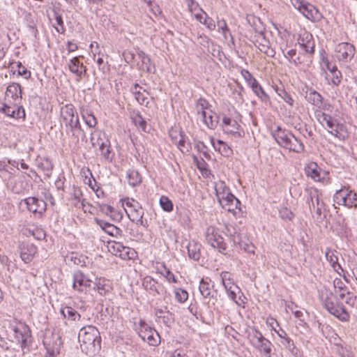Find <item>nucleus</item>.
Instances as JSON below:
<instances>
[{
  "label": "nucleus",
  "instance_id": "nucleus-38",
  "mask_svg": "<svg viewBox=\"0 0 357 357\" xmlns=\"http://www.w3.org/2000/svg\"><path fill=\"white\" fill-rule=\"evenodd\" d=\"M212 285L205 280L202 279L199 282V290L202 296L205 298L211 299L213 298L211 291Z\"/></svg>",
  "mask_w": 357,
  "mask_h": 357
},
{
  "label": "nucleus",
  "instance_id": "nucleus-8",
  "mask_svg": "<svg viewBox=\"0 0 357 357\" xmlns=\"http://www.w3.org/2000/svg\"><path fill=\"white\" fill-rule=\"evenodd\" d=\"M12 331L14 334V338L20 344V347L24 352V349L28 348L31 342V334L29 327L24 323H17L12 326Z\"/></svg>",
  "mask_w": 357,
  "mask_h": 357
},
{
  "label": "nucleus",
  "instance_id": "nucleus-55",
  "mask_svg": "<svg viewBox=\"0 0 357 357\" xmlns=\"http://www.w3.org/2000/svg\"><path fill=\"white\" fill-rule=\"evenodd\" d=\"M176 300L180 303L185 302L188 298V292L182 289H177L175 291Z\"/></svg>",
  "mask_w": 357,
  "mask_h": 357
},
{
  "label": "nucleus",
  "instance_id": "nucleus-58",
  "mask_svg": "<svg viewBox=\"0 0 357 357\" xmlns=\"http://www.w3.org/2000/svg\"><path fill=\"white\" fill-rule=\"evenodd\" d=\"M2 107H0V109L7 116L13 117V114L15 111V105L13 106L8 105V103H1Z\"/></svg>",
  "mask_w": 357,
  "mask_h": 357
},
{
  "label": "nucleus",
  "instance_id": "nucleus-57",
  "mask_svg": "<svg viewBox=\"0 0 357 357\" xmlns=\"http://www.w3.org/2000/svg\"><path fill=\"white\" fill-rule=\"evenodd\" d=\"M123 246L121 243L114 241V243L110 245L109 251L114 255L119 257V253L121 252Z\"/></svg>",
  "mask_w": 357,
  "mask_h": 357
},
{
  "label": "nucleus",
  "instance_id": "nucleus-2",
  "mask_svg": "<svg viewBox=\"0 0 357 357\" xmlns=\"http://www.w3.org/2000/svg\"><path fill=\"white\" fill-rule=\"evenodd\" d=\"M319 300L324 307L332 315L342 321H347L349 319V314L342 304L335 303V296L333 293L323 288L319 291Z\"/></svg>",
  "mask_w": 357,
  "mask_h": 357
},
{
  "label": "nucleus",
  "instance_id": "nucleus-35",
  "mask_svg": "<svg viewBox=\"0 0 357 357\" xmlns=\"http://www.w3.org/2000/svg\"><path fill=\"white\" fill-rule=\"evenodd\" d=\"M325 256L327 261L331 264L335 271L337 272L338 269L342 270L341 266L338 263L337 253L335 250L327 248L325 252Z\"/></svg>",
  "mask_w": 357,
  "mask_h": 357
},
{
  "label": "nucleus",
  "instance_id": "nucleus-13",
  "mask_svg": "<svg viewBox=\"0 0 357 357\" xmlns=\"http://www.w3.org/2000/svg\"><path fill=\"white\" fill-rule=\"evenodd\" d=\"M337 59L342 62L348 63L355 54V47L349 43H339L335 48Z\"/></svg>",
  "mask_w": 357,
  "mask_h": 357
},
{
  "label": "nucleus",
  "instance_id": "nucleus-1",
  "mask_svg": "<svg viewBox=\"0 0 357 357\" xmlns=\"http://www.w3.org/2000/svg\"><path fill=\"white\" fill-rule=\"evenodd\" d=\"M78 340L82 351L86 354L95 353L100 348V335L93 326L82 327L78 334Z\"/></svg>",
  "mask_w": 357,
  "mask_h": 357
},
{
  "label": "nucleus",
  "instance_id": "nucleus-47",
  "mask_svg": "<svg viewBox=\"0 0 357 357\" xmlns=\"http://www.w3.org/2000/svg\"><path fill=\"white\" fill-rule=\"evenodd\" d=\"M160 205L165 211L170 212L173 210V203L166 196L163 195L160 197Z\"/></svg>",
  "mask_w": 357,
  "mask_h": 357
},
{
  "label": "nucleus",
  "instance_id": "nucleus-7",
  "mask_svg": "<svg viewBox=\"0 0 357 357\" xmlns=\"http://www.w3.org/2000/svg\"><path fill=\"white\" fill-rule=\"evenodd\" d=\"M123 206H126L127 208H125V211L128 218L132 222H135L137 224L140 223L143 225V215L144 211L140 206L139 203L135 201L134 199H130L128 197L122 199Z\"/></svg>",
  "mask_w": 357,
  "mask_h": 357
},
{
  "label": "nucleus",
  "instance_id": "nucleus-12",
  "mask_svg": "<svg viewBox=\"0 0 357 357\" xmlns=\"http://www.w3.org/2000/svg\"><path fill=\"white\" fill-rule=\"evenodd\" d=\"M140 331L139 335L144 340L148 342L149 344L156 346L159 342L160 336L157 331L152 328L149 327L144 321H140Z\"/></svg>",
  "mask_w": 357,
  "mask_h": 357
},
{
  "label": "nucleus",
  "instance_id": "nucleus-45",
  "mask_svg": "<svg viewBox=\"0 0 357 357\" xmlns=\"http://www.w3.org/2000/svg\"><path fill=\"white\" fill-rule=\"evenodd\" d=\"M54 17L56 23L54 24V26L56 29V31L60 33H63L65 31L63 17L61 15H60L56 11H54Z\"/></svg>",
  "mask_w": 357,
  "mask_h": 357
},
{
  "label": "nucleus",
  "instance_id": "nucleus-36",
  "mask_svg": "<svg viewBox=\"0 0 357 357\" xmlns=\"http://www.w3.org/2000/svg\"><path fill=\"white\" fill-rule=\"evenodd\" d=\"M137 89H142V86L138 84H135L132 88V91L135 94L136 100L141 105L148 104V93L145 89H143L142 91H137Z\"/></svg>",
  "mask_w": 357,
  "mask_h": 357
},
{
  "label": "nucleus",
  "instance_id": "nucleus-52",
  "mask_svg": "<svg viewBox=\"0 0 357 357\" xmlns=\"http://www.w3.org/2000/svg\"><path fill=\"white\" fill-rule=\"evenodd\" d=\"M252 91L259 98L261 99V101L264 102H267L269 101V96L264 91L261 85H259L257 89H255V90Z\"/></svg>",
  "mask_w": 357,
  "mask_h": 357
},
{
  "label": "nucleus",
  "instance_id": "nucleus-18",
  "mask_svg": "<svg viewBox=\"0 0 357 357\" xmlns=\"http://www.w3.org/2000/svg\"><path fill=\"white\" fill-rule=\"evenodd\" d=\"M222 126L224 132L227 134H231L237 137L243 136L241 132L239 131L240 125L234 119L225 116L222 119Z\"/></svg>",
  "mask_w": 357,
  "mask_h": 357
},
{
  "label": "nucleus",
  "instance_id": "nucleus-11",
  "mask_svg": "<svg viewBox=\"0 0 357 357\" xmlns=\"http://www.w3.org/2000/svg\"><path fill=\"white\" fill-rule=\"evenodd\" d=\"M169 137L172 142L176 144L178 149L182 153H188L191 149V144L188 137L184 134L183 131L177 130H172L169 132Z\"/></svg>",
  "mask_w": 357,
  "mask_h": 357
},
{
  "label": "nucleus",
  "instance_id": "nucleus-40",
  "mask_svg": "<svg viewBox=\"0 0 357 357\" xmlns=\"http://www.w3.org/2000/svg\"><path fill=\"white\" fill-rule=\"evenodd\" d=\"M127 178L128 183L132 187L139 185L142 182L141 175L135 169H129L127 172Z\"/></svg>",
  "mask_w": 357,
  "mask_h": 357
},
{
  "label": "nucleus",
  "instance_id": "nucleus-63",
  "mask_svg": "<svg viewBox=\"0 0 357 357\" xmlns=\"http://www.w3.org/2000/svg\"><path fill=\"white\" fill-rule=\"evenodd\" d=\"M13 117L15 119H20L25 117V112L23 108L19 106V105H15V111L13 114Z\"/></svg>",
  "mask_w": 357,
  "mask_h": 357
},
{
  "label": "nucleus",
  "instance_id": "nucleus-14",
  "mask_svg": "<svg viewBox=\"0 0 357 357\" xmlns=\"http://www.w3.org/2000/svg\"><path fill=\"white\" fill-rule=\"evenodd\" d=\"M92 284V280L81 271H76L73 274V288L81 293L87 292Z\"/></svg>",
  "mask_w": 357,
  "mask_h": 357
},
{
  "label": "nucleus",
  "instance_id": "nucleus-41",
  "mask_svg": "<svg viewBox=\"0 0 357 357\" xmlns=\"http://www.w3.org/2000/svg\"><path fill=\"white\" fill-rule=\"evenodd\" d=\"M81 112L82 118L84 120L86 124L89 128H94L97 124V119L93 113L89 111L87 109H83Z\"/></svg>",
  "mask_w": 357,
  "mask_h": 357
},
{
  "label": "nucleus",
  "instance_id": "nucleus-61",
  "mask_svg": "<svg viewBox=\"0 0 357 357\" xmlns=\"http://www.w3.org/2000/svg\"><path fill=\"white\" fill-rule=\"evenodd\" d=\"M17 72L20 75L23 76L25 79H28L31 76L30 71L27 70L26 68L22 66L20 62H18L17 64Z\"/></svg>",
  "mask_w": 357,
  "mask_h": 357
},
{
  "label": "nucleus",
  "instance_id": "nucleus-9",
  "mask_svg": "<svg viewBox=\"0 0 357 357\" xmlns=\"http://www.w3.org/2000/svg\"><path fill=\"white\" fill-rule=\"evenodd\" d=\"M205 238L206 242L211 247L217 249L219 252L223 255H226V243H225L223 237L220 234L219 230L217 228L213 226L207 227L205 231Z\"/></svg>",
  "mask_w": 357,
  "mask_h": 357
},
{
  "label": "nucleus",
  "instance_id": "nucleus-64",
  "mask_svg": "<svg viewBox=\"0 0 357 357\" xmlns=\"http://www.w3.org/2000/svg\"><path fill=\"white\" fill-rule=\"evenodd\" d=\"M281 343L285 347L286 349H289V351H292L295 349V345L293 340L288 336L282 340Z\"/></svg>",
  "mask_w": 357,
  "mask_h": 357
},
{
  "label": "nucleus",
  "instance_id": "nucleus-56",
  "mask_svg": "<svg viewBox=\"0 0 357 357\" xmlns=\"http://www.w3.org/2000/svg\"><path fill=\"white\" fill-rule=\"evenodd\" d=\"M208 105L209 104L206 99L200 98L196 104L197 112L202 114V111H206V109H208Z\"/></svg>",
  "mask_w": 357,
  "mask_h": 357
},
{
  "label": "nucleus",
  "instance_id": "nucleus-20",
  "mask_svg": "<svg viewBox=\"0 0 357 357\" xmlns=\"http://www.w3.org/2000/svg\"><path fill=\"white\" fill-rule=\"evenodd\" d=\"M142 285L146 291L154 296L162 295L165 291L164 287L149 275L144 278Z\"/></svg>",
  "mask_w": 357,
  "mask_h": 357
},
{
  "label": "nucleus",
  "instance_id": "nucleus-32",
  "mask_svg": "<svg viewBox=\"0 0 357 357\" xmlns=\"http://www.w3.org/2000/svg\"><path fill=\"white\" fill-rule=\"evenodd\" d=\"M137 56L142 63V68L146 72L154 73L155 66L152 63L149 56L142 50H137Z\"/></svg>",
  "mask_w": 357,
  "mask_h": 357
},
{
  "label": "nucleus",
  "instance_id": "nucleus-5",
  "mask_svg": "<svg viewBox=\"0 0 357 357\" xmlns=\"http://www.w3.org/2000/svg\"><path fill=\"white\" fill-rule=\"evenodd\" d=\"M291 3L304 17L312 22H319L323 17L322 14L314 5L304 0H291Z\"/></svg>",
  "mask_w": 357,
  "mask_h": 357
},
{
  "label": "nucleus",
  "instance_id": "nucleus-62",
  "mask_svg": "<svg viewBox=\"0 0 357 357\" xmlns=\"http://www.w3.org/2000/svg\"><path fill=\"white\" fill-rule=\"evenodd\" d=\"M321 66L323 68H326L331 73H333L337 69L335 65H333L326 57H323L321 61Z\"/></svg>",
  "mask_w": 357,
  "mask_h": 357
},
{
  "label": "nucleus",
  "instance_id": "nucleus-49",
  "mask_svg": "<svg viewBox=\"0 0 357 357\" xmlns=\"http://www.w3.org/2000/svg\"><path fill=\"white\" fill-rule=\"evenodd\" d=\"M217 26L218 27V30L220 31L225 38L227 39V35L229 34L230 36H231L230 30L227 27V24L226 21L224 19L218 20L217 22Z\"/></svg>",
  "mask_w": 357,
  "mask_h": 357
},
{
  "label": "nucleus",
  "instance_id": "nucleus-26",
  "mask_svg": "<svg viewBox=\"0 0 357 357\" xmlns=\"http://www.w3.org/2000/svg\"><path fill=\"white\" fill-rule=\"evenodd\" d=\"M210 141L213 149L218 151L222 155L229 157L232 154L231 149L223 141L218 140L215 142L213 137H210Z\"/></svg>",
  "mask_w": 357,
  "mask_h": 357
},
{
  "label": "nucleus",
  "instance_id": "nucleus-33",
  "mask_svg": "<svg viewBox=\"0 0 357 357\" xmlns=\"http://www.w3.org/2000/svg\"><path fill=\"white\" fill-rule=\"evenodd\" d=\"M70 70L78 77H81L83 72L85 71V67L80 62L78 57H74L70 60L68 63Z\"/></svg>",
  "mask_w": 357,
  "mask_h": 357
},
{
  "label": "nucleus",
  "instance_id": "nucleus-37",
  "mask_svg": "<svg viewBox=\"0 0 357 357\" xmlns=\"http://www.w3.org/2000/svg\"><path fill=\"white\" fill-rule=\"evenodd\" d=\"M328 132L340 140L344 139L345 138L344 127L337 121L331 128L330 127Z\"/></svg>",
  "mask_w": 357,
  "mask_h": 357
},
{
  "label": "nucleus",
  "instance_id": "nucleus-23",
  "mask_svg": "<svg viewBox=\"0 0 357 357\" xmlns=\"http://www.w3.org/2000/svg\"><path fill=\"white\" fill-rule=\"evenodd\" d=\"M96 220L98 225L100 226V227L107 234L116 238L122 237L123 231L120 228L104 220L98 219H96Z\"/></svg>",
  "mask_w": 357,
  "mask_h": 357
},
{
  "label": "nucleus",
  "instance_id": "nucleus-34",
  "mask_svg": "<svg viewBox=\"0 0 357 357\" xmlns=\"http://www.w3.org/2000/svg\"><path fill=\"white\" fill-rule=\"evenodd\" d=\"M61 313L64 318L70 321H79L81 320L82 315L74 308L70 306H66L61 310Z\"/></svg>",
  "mask_w": 357,
  "mask_h": 357
},
{
  "label": "nucleus",
  "instance_id": "nucleus-29",
  "mask_svg": "<svg viewBox=\"0 0 357 357\" xmlns=\"http://www.w3.org/2000/svg\"><path fill=\"white\" fill-rule=\"evenodd\" d=\"M202 116L204 123L210 129H214L218 123V116L211 110L202 111Z\"/></svg>",
  "mask_w": 357,
  "mask_h": 357
},
{
  "label": "nucleus",
  "instance_id": "nucleus-54",
  "mask_svg": "<svg viewBox=\"0 0 357 357\" xmlns=\"http://www.w3.org/2000/svg\"><path fill=\"white\" fill-rule=\"evenodd\" d=\"M280 216L285 220H291L293 217V213L287 207H282L279 210Z\"/></svg>",
  "mask_w": 357,
  "mask_h": 357
},
{
  "label": "nucleus",
  "instance_id": "nucleus-51",
  "mask_svg": "<svg viewBox=\"0 0 357 357\" xmlns=\"http://www.w3.org/2000/svg\"><path fill=\"white\" fill-rule=\"evenodd\" d=\"M200 12H202L205 15L203 24L205 25L206 27L210 31L214 30L216 26L215 21L211 17H209L202 8H200Z\"/></svg>",
  "mask_w": 357,
  "mask_h": 357
},
{
  "label": "nucleus",
  "instance_id": "nucleus-39",
  "mask_svg": "<svg viewBox=\"0 0 357 357\" xmlns=\"http://www.w3.org/2000/svg\"><path fill=\"white\" fill-rule=\"evenodd\" d=\"M98 150L105 160L112 161L113 155L112 154L111 146L108 139L101 142V145Z\"/></svg>",
  "mask_w": 357,
  "mask_h": 357
},
{
  "label": "nucleus",
  "instance_id": "nucleus-59",
  "mask_svg": "<svg viewBox=\"0 0 357 357\" xmlns=\"http://www.w3.org/2000/svg\"><path fill=\"white\" fill-rule=\"evenodd\" d=\"M100 211L102 213L109 215L112 218H113V213L115 212V210L112 206L106 204L100 205Z\"/></svg>",
  "mask_w": 357,
  "mask_h": 357
},
{
  "label": "nucleus",
  "instance_id": "nucleus-60",
  "mask_svg": "<svg viewBox=\"0 0 357 357\" xmlns=\"http://www.w3.org/2000/svg\"><path fill=\"white\" fill-rule=\"evenodd\" d=\"M278 93L284 100V102H286L291 106L293 105L294 100L291 98V95L289 94L287 91H285L284 90H280L278 91Z\"/></svg>",
  "mask_w": 357,
  "mask_h": 357
},
{
  "label": "nucleus",
  "instance_id": "nucleus-21",
  "mask_svg": "<svg viewBox=\"0 0 357 357\" xmlns=\"http://www.w3.org/2000/svg\"><path fill=\"white\" fill-rule=\"evenodd\" d=\"M225 201L226 202L220 204L224 209L231 213L234 215H237L241 213V202L233 194L227 197Z\"/></svg>",
  "mask_w": 357,
  "mask_h": 357
},
{
  "label": "nucleus",
  "instance_id": "nucleus-30",
  "mask_svg": "<svg viewBox=\"0 0 357 357\" xmlns=\"http://www.w3.org/2000/svg\"><path fill=\"white\" fill-rule=\"evenodd\" d=\"M95 289L102 295H106L112 291V287L111 282L105 278H99L95 282Z\"/></svg>",
  "mask_w": 357,
  "mask_h": 357
},
{
  "label": "nucleus",
  "instance_id": "nucleus-50",
  "mask_svg": "<svg viewBox=\"0 0 357 357\" xmlns=\"http://www.w3.org/2000/svg\"><path fill=\"white\" fill-rule=\"evenodd\" d=\"M135 252L133 249L123 246L121 252L119 253V257L123 259H133Z\"/></svg>",
  "mask_w": 357,
  "mask_h": 357
},
{
  "label": "nucleus",
  "instance_id": "nucleus-31",
  "mask_svg": "<svg viewBox=\"0 0 357 357\" xmlns=\"http://www.w3.org/2000/svg\"><path fill=\"white\" fill-rule=\"evenodd\" d=\"M155 314L159 321H162L166 326H170L174 323V315L169 311H165L162 309L155 310Z\"/></svg>",
  "mask_w": 357,
  "mask_h": 357
},
{
  "label": "nucleus",
  "instance_id": "nucleus-46",
  "mask_svg": "<svg viewBox=\"0 0 357 357\" xmlns=\"http://www.w3.org/2000/svg\"><path fill=\"white\" fill-rule=\"evenodd\" d=\"M132 119L136 126L141 128L144 132H146V121L139 112L134 114L132 116Z\"/></svg>",
  "mask_w": 357,
  "mask_h": 357
},
{
  "label": "nucleus",
  "instance_id": "nucleus-4",
  "mask_svg": "<svg viewBox=\"0 0 357 357\" xmlns=\"http://www.w3.org/2000/svg\"><path fill=\"white\" fill-rule=\"evenodd\" d=\"M250 343L266 357H271L272 343L265 338L261 333L255 327L250 328L246 331Z\"/></svg>",
  "mask_w": 357,
  "mask_h": 357
},
{
  "label": "nucleus",
  "instance_id": "nucleus-53",
  "mask_svg": "<svg viewBox=\"0 0 357 357\" xmlns=\"http://www.w3.org/2000/svg\"><path fill=\"white\" fill-rule=\"evenodd\" d=\"M225 290L227 292L229 297L234 301L236 304L239 305L238 301H236V292H239L240 288L237 285L229 286L228 288H226Z\"/></svg>",
  "mask_w": 357,
  "mask_h": 357
},
{
  "label": "nucleus",
  "instance_id": "nucleus-3",
  "mask_svg": "<svg viewBox=\"0 0 357 357\" xmlns=\"http://www.w3.org/2000/svg\"><path fill=\"white\" fill-rule=\"evenodd\" d=\"M272 135L281 147L290 151L301 153L305 150V146L301 139L295 137L288 130L278 126L276 130L272 131Z\"/></svg>",
  "mask_w": 357,
  "mask_h": 357
},
{
  "label": "nucleus",
  "instance_id": "nucleus-17",
  "mask_svg": "<svg viewBox=\"0 0 357 357\" xmlns=\"http://www.w3.org/2000/svg\"><path fill=\"white\" fill-rule=\"evenodd\" d=\"M6 101L11 105H20L22 100V89L19 84H9L6 91Z\"/></svg>",
  "mask_w": 357,
  "mask_h": 357
},
{
  "label": "nucleus",
  "instance_id": "nucleus-25",
  "mask_svg": "<svg viewBox=\"0 0 357 357\" xmlns=\"http://www.w3.org/2000/svg\"><path fill=\"white\" fill-rule=\"evenodd\" d=\"M66 132L70 137L72 142L75 144H78L79 141H84L86 138L85 132L82 129L80 123L66 129Z\"/></svg>",
  "mask_w": 357,
  "mask_h": 357
},
{
  "label": "nucleus",
  "instance_id": "nucleus-24",
  "mask_svg": "<svg viewBox=\"0 0 357 357\" xmlns=\"http://www.w3.org/2000/svg\"><path fill=\"white\" fill-rule=\"evenodd\" d=\"M215 195L219 203L226 202L225 199L231 195L229 188L222 181H218L214 183Z\"/></svg>",
  "mask_w": 357,
  "mask_h": 357
},
{
  "label": "nucleus",
  "instance_id": "nucleus-16",
  "mask_svg": "<svg viewBox=\"0 0 357 357\" xmlns=\"http://www.w3.org/2000/svg\"><path fill=\"white\" fill-rule=\"evenodd\" d=\"M43 342L49 353L54 354L59 352L61 340L58 333H47L44 336Z\"/></svg>",
  "mask_w": 357,
  "mask_h": 357
},
{
  "label": "nucleus",
  "instance_id": "nucleus-22",
  "mask_svg": "<svg viewBox=\"0 0 357 357\" xmlns=\"http://www.w3.org/2000/svg\"><path fill=\"white\" fill-rule=\"evenodd\" d=\"M307 101L319 109H325L326 104L323 96L313 89H308L305 96Z\"/></svg>",
  "mask_w": 357,
  "mask_h": 357
},
{
  "label": "nucleus",
  "instance_id": "nucleus-42",
  "mask_svg": "<svg viewBox=\"0 0 357 357\" xmlns=\"http://www.w3.org/2000/svg\"><path fill=\"white\" fill-rule=\"evenodd\" d=\"M319 197V192L317 190L314 189L311 190L307 197L306 202L308 204L309 208L310 211L316 210V202L317 199Z\"/></svg>",
  "mask_w": 357,
  "mask_h": 357
},
{
  "label": "nucleus",
  "instance_id": "nucleus-15",
  "mask_svg": "<svg viewBox=\"0 0 357 357\" xmlns=\"http://www.w3.org/2000/svg\"><path fill=\"white\" fill-rule=\"evenodd\" d=\"M24 203L29 211L33 213H38L40 216L45 212L47 204L43 199H38L34 197H29L21 202Z\"/></svg>",
  "mask_w": 357,
  "mask_h": 357
},
{
  "label": "nucleus",
  "instance_id": "nucleus-43",
  "mask_svg": "<svg viewBox=\"0 0 357 357\" xmlns=\"http://www.w3.org/2000/svg\"><path fill=\"white\" fill-rule=\"evenodd\" d=\"M36 247L33 245L29 246V248L27 249V252H26L24 249H22L20 255L22 260L25 263H29L33 258V256L36 253Z\"/></svg>",
  "mask_w": 357,
  "mask_h": 357
},
{
  "label": "nucleus",
  "instance_id": "nucleus-27",
  "mask_svg": "<svg viewBox=\"0 0 357 357\" xmlns=\"http://www.w3.org/2000/svg\"><path fill=\"white\" fill-rule=\"evenodd\" d=\"M201 244L194 240L188 241L186 245L188 257L195 261H198L201 257Z\"/></svg>",
  "mask_w": 357,
  "mask_h": 357
},
{
  "label": "nucleus",
  "instance_id": "nucleus-10",
  "mask_svg": "<svg viewBox=\"0 0 357 357\" xmlns=\"http://www.w3.org/2000/svg\"><path fill=\"white\" fill-rule=\"evenodd\" d=\"M61 116L66 129L79 123L77 112L75 107L71 104L66 105L61 108Z\"/></svg>",
  "mask_w": 357,
  "mask_h": 357
},
{
  "label": "nucleus",
  "instance_id": "nucleus-44",
  "mask_svg": "<svg viewBox=\"0 0 357 357\" xmlns=\"http://www.w3.org/2000/svg\"><path fill=\"white\" fill-rule=\"evenodd\" d=\"M319 121L321 124L325 126L327 129H330L333 124H335L337 121L333 119L331 116L326 114L325 113H322L319 118Z\"/></svg>",
  "mask_w": 357,
  "mask_h": 357
},
{
  "label": "nucleus",
  "instance_id": "nucleus-19",
  "mask_svg": "<svg viewBox=\"0 0 357 357\" xmlns=\"http://www.w3.org/2000/svg\"><path fill=\"white\" fill-rule=\"evenodd\" d=\"M255 45L259 50L270 57H273L275 54V50L270 47L269 40L265 37L263 32H260L255 40Z\"/></svg>",
  "mask_w": 357,
  "mask_h": 357
},
{
  "label": "nucleus",
  "instance_id": "nucleus-48",
  "mask_svg": "<svg viewBox=\"0 0 357 357\" xmlns=\"http://www.w3.org/2000/svg\"><path fill=\"white\" fill-rule=\"evenodd\" d=\"M220 278L225 289L228 288L229 286L235 285L233 280L231 278V274L229 272H222L220 273Z\"/></svg>",
  "mask_w": 357,
  "mask_h": 357
},
{
  "label": "nucleus",
  "instance_id": "nucleus-6",
  "mask_svg": "<svg viewBox=\"0 0 357 357\" xmlns=\"http://www.w3.org/2000/svg\"><path fill=\"white\" fill-rule=\"evenodd\" d=\"M333 200L338 205H343L348 208H357L356 192L346 187L336 191Z\"/></svg>",
  "mask_w": 357,
  "mask_h": 357
},
{
  "label": "nucleus",
  "instance_id": "nucleus-28",
  "mask_svg": "<svg viewBox=\"0 0 357 357\" xmlns=\"http://www.w3.org/2000/svg\"><path fill=\"white\" fill-rule=\"evenodd\" d=\"M321 168L316 162H310L305 168V172L307 176L310 177L315 181H320L321 178Z\"/></svg>",
  "mask_w": 357,
  "mask_h": 357
}]
</instances>
